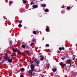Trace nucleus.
<instances>
[{
  "label": "nucleus",
  "mask_w": 77,
  "mask_h": 77,
  "mask_svg": "<svg viewBox=\"0 0 77 77\" xmlns=\"http://www.w3.org/2000/svg\"><path fill=\"white\" fill-rule=\"evenodd\" d=\"M31 70L29 71V73H32V72H33V71L35 68V66L33 64H32L31 65Z\"/></svg>",
  "instance_id": "nucleus-1"
},
{
  "label": "nucleus",
  "mask_w": 77,
  "mask_h": 77,
  "mask_svg": "<svg viewBox=\"0 0 77 77\" xmlns=\"http://www.w3.org/2000/svg\"><path fill=\"white\" fill-rule=\"evenodd\" d=\"M60 65H61V66H66V64H63V63L62 62H61L60 63Z\"/></svg>",
  "instance_id": "nucleus-2"
},
{
  "label": "nucleus",
  "mask_w": 77,
  "mask_h": 77,
  "mask_svg": "<svg viewBox=\"0 0 77 77\" xmlns=\"http://www.w3.org/2000/svg\"><path fill=\"white\" fill-rule=\"evenodd\" d=\"M40 60L41 61L43 60H44V56L42 55L41 56Z\"/></svg>",
  "instance_id": "nucleus-3"
},
{
  "label": "nucleus",
  "mask_w": 77,
  "mask_h": 77,
  "mask_svg": "<svg viewBox=\"0 0 77 77\" xmlns=\"http://www.w3.org/2000/svg\"><path fill=\"white\" fill-rule=\"evenodd\" d=\"M8 62L10 63L12 62V60L9 58H8Z\"/></svg>",
  "instance_id": "nucleus-4"
},
{
  "label": "nucleus",
  "mask_w": 77,
  "mask_h": 77,
  "mask_svg": "<svg viewBox=\"0 0 77 77\" xmlns=\"http://www.w3.org/2000/svg\"><path fill=\"white\" fill-rule=\"evenodd\" d=\"M33 8H38V6L37 5H34L33 6Z\"/></svg>",
  "instance_id": "nucleus-5"
},
{
  "label": "nucleus",
  "mask_w": 77,
  "mask_h": 77,
  "mask_svg": "<svg viewBox=\"0 0 77 77\" xmlns=\"http://www.w3.org/2000/svg\"><path fill=\"white\" fill-rule=\"evenodd\" d=\"M71 62V60H69L67 61L66 63H70Z\"/></svg>",
  "instance_id": "nucleus-6"
},
{
  "label": "nucleus",
  "mask_w": 77,
  "mask_h": 77,
  "mask_svg": "<svg viewBox=\"0 0 77 77\" xmlns=\"http://www.w3.org/2000/svg\"><path fill=\"white\" fill-rule=\"evenodd\" d=\"M13 51H14L15 52H17V51H18V49H17V48L14 49L13 50Z\"/></svg>",
  "instance_id": "nucleus-7"
},
{
  "label": "nucleus",
  "mask_w": 77,
  "mask_h": 77,
  "mask_svg": "<svg viewBox=\"0 0 77 77\" xmlns=\"http://www.w3.org/2000/svg\"><path fill=\"white\" fill-rule=\"evenodd\" d=\"M52 69L53 72H56V68Z\"/></svg>",
  "instance_id": "nucleus-8"
},
{
  "label": "nucleus",
  "mask_w": 77,
  "mask_h": 77,
  "mask_svg": "<svg viewBox=\"0 0 77 77\" xmlns=\"http://www.w3.org/2000/svg\"><path fill=\"white\" fill-rule=\"evenodd\" d=\"M46 31L47 32H50V29L48 28H47L46 29Z\"/></svg>",
  "instance_id": "nucleus-9"
},
{
  "label": "nucleus",
  "mask_w": 77,
  "mask_h": 77,
  "mask_svg": "<svg viewBox=\"0 0 77 77\" xmlns=\"http://www.w3.org/2000/svg\"><path fill=\"white\" fill-rule=\"evenodd\" d=\"M20 70L22 72H23V71H24V69L22 68Z\"/></svg>",
  "instance_id": "nucleus-10"
},
{
  "label": "nucleus",
  "mask_w": 77,
  "mask_h": 77,
  "mask_svg": "<svg viewBox=\"0 0 77 77\" xmlns=\"http://www.w3.org/2000/svg\"><path fill=\"white\" fill-rule=\"evenodd\" d=\"M46 6V5L45 4H43L42 5V7H44V8H45Z\"/></svg>",
  "instance_id": "nucleus-11"
},
{
  "label": "nucleus",
  "mask_w": 77,
  "mask_h": 77,
  "mask_svg": "<svg viewBox=\"0 0 77 77\" xmlns=\"http://www.w3.org/2000/svg\"><path fill=\"white\" fill-rule=\"evenodd\" d=\"M45 12H48L49 11V10L48 9H46L45 10Z\"/></svg>",
  "instance_id": "nucleus-12"
},
{
  "label": "nucleus",
  "mask_w": 77,
  "mask_h": 77,
  "mask_svg": "<svg viewBox=\"0 0 77 77\" xmlns=\"http://www.w3.org/2000/svg\"><path fill=\"white\" fill-rule=\"evenodd\" d=\"M17 53L19 55H20V54H21V52H20V51H17Z\"/></svg>",
  "instance_id": "nucleus-13"
},
{
  "label": "nucleus",
  "mask_w": 77,
  "mask_h": 77,
  "mask_svg": "<svg viewBox=\"0 0 77 77\" xmlns=\"http://www.w3.org/2000/svg\"><path fill=\"white\" fill-rule=\"evenodd\" d=\"M19 27H22V25L21 24H19L18 25Z\"/></svg>",
  "instance_id": "nucleus-14"
},
{
  "label": "nucleus",
  "mask_w": 77,
  "mask_h": 77,
  "mask_svg": "<svg viewBox=\"0 0 77 77\" xmlns=\"http://www.w3.org/2000/svg\"><path fill=\"white\" fill-rule=\"evenodd\" d=\"M33 34H36V32L35 31H33Z\"/></svg>",
  "instance_id": "nucleus-15"
},
{
  "label": "nucleus",
  "mask_w": 77,
  "mask_h": 77,
  "mask_svg": "<svg viewBox=\"0 0 77 77\" xmlns=\"http://www.w3.org/2000/svg\"><path fill=\"white\" fill-rule=\"evenodd\" d=\"M36 64H37L38 65V64H39V61H37L36 62Z\"/></svg>",
  "instance_id": "nucleus-16"
},
{
  "label": "nucleus",
  "mask_w": 77,
  "mask_h": 77,
  "mask_svg": "<svg viewBox=\"0 0 77 77\" xmlns=\"http://www.w3.org/2000/svg\"><path fill=\"white\" fill-rule=\"evenodd\" d=\"M62 49H63V48H59V50H60V51L62 50Z\"/></svg>",
  "instance_id": "nucleus-17"
},
{
  "label": "nucleus",
  "mask_w": 77,
  "mask_h": 77,
  "mask_svg": "<svg viewBox=\"0 0 77 77\" xmlns=\"http://www.w3.org/2000/svg\"><path fill=\"white\" fill-rule=\"evenodd\" d=\"M45 46L46 47H48V46H49V45L47 44Z\"/></svg>",
  "instance_id": "nucleus-18"
},
{
  "label": "nucleus",
  "mask_w": 77,
  "mask_h": 77,
  "mask_svg": "<svg viewBox=\"0 0 77 77\" xmlns=\"http://www.w3.org/2000/svg\"><path fill=\"white\" fill-rule=\"evenodd\" d=\"M12 56H15V54H12Z\"/></svg>",
  "instance_id": "nucleus-19"
},
{
  "label": "nucleus",
  "mask_w": 77,
  "mask_h": 77,
  "mask_svg": "<svg viewBox=\"0 0 77 77\" xmlns=\"http://www.w3.org/2000/svg\"><path fill=\"white\" fill-rule=\"evenodd\" d=\"M22 47L23 48H25V45H22Z\"/></svg>",
  "instance_id": "nucleus-20"
},
{
  "label": "nucleus",
  "mask_w": 77,
  "mask_h": 77,
  "mask_svg": "<svg viewBox=\"0 0 77 77\" xmlns=\"http://www.w3.org/2000/svg\"><path fill=\"white\" fill-rule=\"evenodd\" d=\"M67 9H70V7H67Z\"/></svg>",
  "instance_id": "nucleus-21"
},
{
  "label": "nucleus",
  "mask_w": 77,
  "mask_h": 77,
  "mask_svg": "<svg viewBox=\"0 0 77 77\" xmlns=\"http://www.w3.org/2000/svg\"><path fill=\"white\" fill-rule=\"evenodd\" d=\"M13 3V2L11 1H10L9 2V4H12V3Z\"/></svg>",
  "instance_id": "nucleus-22"
},
{
  "label": "nucleus",
  "mask_w": 77,
  "mask_h": 77,
  "mask_svg": "<svg viewBox=\"0 0 77 77\" xmlns=\"http://www.w3.org/2000/svg\"><path fill=\"white\" fill-rule=\"evenodd\" d=\"M19 23H20V24H21V23H22V20H20L19 21Z\"/></svg>",
  "instance_id": "nucleus-23"
},
{
  "label": "nucleus",
  "mask_w": 77,
  "mask_h": 77,
  "mask_svg": "<svg viewBox=\"0 0 77 77\" xmlns=\"http://www.w3.org/2000/svg\"><path fill=\"white\" fill-rule=\"evenodd\" d=\"M33 44H34V43H31L30 44L31 46H32V45H33Z\"/></svg>",
  "instance_id": "nucleus-24"
},
{
  "label": "nucleus",
  "mask_w": 77,
  "mask_h": 77,
  "mask_svg": "<svg viewBox=\"0 0 77 77\" xmlns=\"http://www.w3.org/2000/svg\"><path fill=\"white\" fill-rule=\"evenodd\" d=\"M26 1H24L23 2V3H26Z\"/></svg>",
  "instance_id": "nucleus-25"
},
{
  "label": "nucleus",
  "mask_w": 77,
  "mask_h": 77,
  "mask_svg": "<svg viewBox=\"0 0 77 77\" xmlns=\"http://www.w3.org/2000/svg\"><path fill=\"white\" fill-rule=\"evenodd\" d=\"M28 52H29V51H28V50H27V51H26V53H28Z\"/></svg>",
  "instance_id": "nucleus-26"
},
{
  "label": "nucleus",
  "mask_w": 77,
  "mask_h": 77,
  "mask_svg": "<svg viewBox=\"0 0 77 77\" xmlns=\"http://www.w3.org/2000/svg\"><path fill=\"white\" fill-rule=\"evenodd\" d=\"M32 75H35V74H33L32 73Z\"/></svg>",
  "instance_id": "nucleus-27"
},
{
  "label": "nucleus",
  "mask_w": 77,
  "mask_h": 77,
  "mask_svg": "<svg viewBox=\"0 0 77 77\" xmlns=\"http://www.w3.org/2000/svg\"><path fill=\"white\" fill-rule=\"evenodd\" d=\"M31 5H32V4H33V2H31Z\"/></svg>",
  "instance_id": "nucleus-28"
},
{
  "label": "nucleus",
  "mask_w": 77,
  "mask_h": 77,
  "mask_svg": "<svg viewBox=\"0 0 77 77\" xmlns=\"http://www.w3.org/2000/svg\"><path fill=\"white\" fill-rule=\"evenodd\" d=\"M35 61H37V59H35Z\"/></svg>",
  "instance_id": "nucleus-29"
},
{
  "label": "nucleus",
  "mask_w": 77,
  "mask_h": 77,
  "mask_svg": "<svg viewBox=\"0 0 77 77\" xmlns=\"http://www.w3.org/2000/svg\"><path fill=\"white\" fill-rule=\"evenodd\" d=\"M23 77V75H20V77Z\"/></svg>",
  "instance_id": "nucleus-30"
},
{
  "label": "nucleus",
  "mask_w": 77,
  "mask_h": 77,
  "mask_svg": "<svg viewBox=\"0 0 77 77\" xmlns=\"http://www.w3.org/2000/svg\"><path fill=\"white\" fill-rule=\"evenodd\" d=\"M64 48H63V49L64 50Z\"/></svg>",
  "instance_id": "nucleus-31"
},
{
  "label": "nucleus",
  "mask_w": 77,
  "mask_h": 77,
  "mask_svg": "<svg viewBox=\"0 0 77 77\" xmlns=\"http://www.w3.org/2000/svg\"><path fill=\"white\" fill-rule=\"evenodd\" d=\"M57 59H55V60H56Z\"/></svg>",
  "instance_id": "nucleus-32"
},
{
  "label": "nucleus",
  "mask_w": 77,
  "mask_h": 77,
  "mask_svg": "<svg viewBox=\"0 0 77 77\" xmlns=\"http://www.w3.org/2000/svg\"><path fill=\"white\" fill-rule=\"evenodd\" d=\"M42 0V1L43 0Z\"/></svg>",
  "instance_id": "nucleus-33"
},
{
  "label": "nucleus",
  "mask_w": 77,
  "mask_h": 77,
  "mask_svg": "<svg viewBox=\"0 0 77 77\" xmlns=\"http://www.w3.org/2000/svg\"><path fill=\"white\" fill-rule=\"evenodd\" d=\"M7 77H8V76H7Z\"/></svg>",
  "instance_id": "nucleus-34"
}]
</instances>
